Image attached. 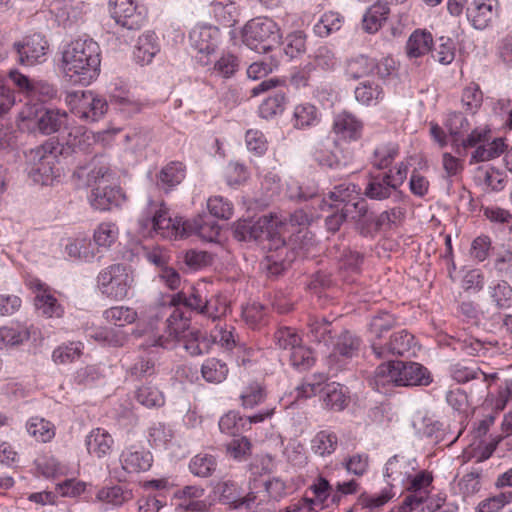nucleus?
Instances as JSON below:
<instances>
[{"instance_id": "31", "label": "nucleus", "mask_w": 512, "mask_h": 512, "mask_svg": "<svg viewBox=\"0 0 512 512\" xmlns=\"http://www.w3.org/2000/svg\"><path fill=\"white\" fill-rule=\"evenodd\" d=\"M158 52L159 44L155 33L148 31L139 36L134 49V57L138 63L149 64Z\"/></svg>"}, {"instance_id": "1", "label": "nucleus", "mask_w": 512, "mask_h": 512, "mask_svg": "<svg viewBox=\"0 0 512 512\" xmlns=\"http://www.w3.org/2000/svg\"><path fill=\"white\" fill-rule=\"evenodd\" d=\"M101 50L92 39L71 42L62 55L65 77L73 84L89 85L100 74Z\"/></svg>"}, {"instance_id": "2", "label": "nucleus", "mask_w": 512, "mask_h": 512, "mask_svg": "<svg viewBox=\"0 0 512 512\" xmlns=\"http://www.w3.org/2000/svg\"><path fill=\"white\" fill-rule=\"evenodd\" d=\"M187 221L181 218L172 219L168 209L162 201L149 200L144 208L139 225L144 236L153 233L167 239H177L187 236Z\"/></svg>"}, {"instance_id": "50", "label": "nucleus", "mask_w": 512, "mask_h": 512, "mask_svg": "<svg viewBox=\"0 0 512 512\" xmlns=\"http://www.w3.org/2000/svg\"><path fill=\"white\" fill-rule=\"evenodd\" d=\"M451 376L458 383H466L471 380L484 382L487 379L486 373L475 366H467L463 363H456L450 368Z\"/></svg>"}, {"instance_id": "63", "label": "nucleus", "mask_w": 512, "mask_h": 512, "mask_svg": "<svg viewBox=\"0 0 512 512\" xmlns=\"http://www.w3.org/2000/svg\"><path fill=\"white\" fill-rule=\"evenodd\" d=\"M446 127L452 140L461 139L469 131L470 124L467 118L460 112H453L449 115Z\"/></svg>"}, {"instance_id": "59", "label": "nucleus", "mask_w": 512, "mask_h": 512, "mask_svg": "<svg viewBox=\"0 0 512 512\" xmlns=\"http://www.w3.org/2000/svg\"><path fill=\"white\" fill-rule=\"evenodd\" d=\"M148 437L152 446L162 448L173 439L174 433L169 426L158 422L149 428Z\"/></svg>"}, {"instance_id": "51", "label": "nucleus", "mask_w": 512, "mask_h": 512, "mask_svg": "<svg viewBox=\"0 0 512 512\" xmlns=\"http://www.w3.org/2000/svg\"><path fill=\"white\" fill-rule=\"evenodd\" d=\"M216 466L215 457L206 453L197 454L189 463L191 473L198 477H209L215 471Z\"/></svg>"}, {"instance_id": "24", "label": "nucleus", "mask_w": 512, "mask_h": 512, "mask_svg": "<svg viewBox=\"0 0 512 512\" xmlns=\"http://www.w3.org/2000/svg\"><path fill=\"white\" fill-rule=\"evenodd\" d=\"M216 491L219 493L221 500L226 503L234 504L235 507L246 506L251 507V503L255 501L253 493L243 497L238 484L233 480H222L216 486Z\"/></svg>"}, {"instance_id": "18", "label": "nucleus", "mask_w": 512, "mask_h": 512, "mask_svg": "<svg viewBox=\"0 0 512 512\" xmlns=\"http://www.w3.org/2000/svg\"><path fill=\"white\" fill-rule=\"evenodd\" d=\"M37 334L40 332L33 325L11 322L0 327V348L19 346Z\"/></svg>"}, {"instance_id": "32", "label": "nucleus", "mask_w": 512, "mask_h": 512, "mask_svg": "<svg viewBox=\"0 0 512 512\" xmlns=\"http://www.w3.org/2000/svg\"><path fill=\"white\" fill-rule=\"evenodd\" d=\"M321 392L323 393V403L327 409L341 411L349 403L347 392L344 386L339 383L333 382L326 384Z\"/></svg>"}, {"instance_id": "17", "label": "nucleus", "mask_w": 512, "mask_h": 512, "mask_svg": "<svg viewBox=\"0 0 512 512\" xmlns=\"http://www.w3.org/2000/svg\"><path fill=\"white\" fill-rule=\"evenodd\" d=\"M30 287L35 293V306L43 315L52 317H62L64 309L54 296L52 290L39 280L30 282Z\"/></svg>"}, {"instance_id": "42", "label": "nucleus", "mask_w": 512, "mask_h": 512, "mask_svg": "<svg viewBox=\"0 0 512 512\" xmlns=\"http://www.w3.org/2000/svg\"><path fill=\"white\" fill-rule=\"evenodd\" d=\"M399 155V146L393 142L379 144L371 159L372 165L377 169L388 168Z\"/></svg>"}, {"instance_id": "12", "label": "nucleus", "mask_w": 512, "mask_h": 512, "mask_svg": "<svg viewBox=\"0 0 512 512\" xmlns=\"http://www.w3.org/2000/svg\"><path fill=\"white\" fill-rule=\"evenodd\" d=\"M416 346L414 336L407 330H400L390 335L388 340L371 341V348L379 359L389 356H404Z\"/></svg>"}, {"instance_id": "64", "label": "nucleus", "mask_w": 512, "mask_h": 512, "mask_svg": "<svg viewBox=\"0 0 512 512\" xmlns=\"http://www.w3.org/2000/svg\"><path fill=\"white\" fill-rule=\"evenodd\" d=\"M266 308L257 302L248 303L242 307V318L251 328H256L265 319Z\"/></svg>"}, {"instance_id": "15", "label": "nucleus", "mask_w": 512, "mask_h": 512, "mask_svg": "<svg viewBox=\"0 0 512 512\" xmlns=\"http://www.w3.org/2000/svg\"><path fill=\"white\" fill-rule=\"evenodd\" d=\"M500 14L498 0H474L466 8V16L477 30L489 27Z\"/></svg>"}, {"instance_id": "47", "label": "nucleus", "mask_w": 512, "mask_h": 512, "mask_svg": "<svg viewBox=\"0 0 512 512\" xmlns=\"http://www.w3.org/2000/svg\"><path fill=\"white\" fill-rule=\"evenodd\" d=\"M374 70L375 61L363 55L351 58L346 65V74L355 80L368 76Z\"/></svg>"}, {"instance_id": "13", "label": "nucleus", "mask_w": 512, "mask_h": 512, "mask_svg": "<svg viewBox=\"0 0 512 512\" xmlns=\"http://www.w3.org/2000/svg\"><path fill=\"white\" fill-rule=\"evenodd\" d=\"M432 481L433 475L429 471L412 472L411 476L403 484L409 494L401 505L402 509L411 512L420 506L428 498Z\"/></svg>"}, {"instance_id": "55", "label": "nucleus", "mask_w": 512, "mask_h": 512, "mask_svg": "<svg viewBox=\"0 0 512 512\" xmlns=\"http://www.w3.org/2000/svg\"><path fill=\"white\" fill-rule=\"evenodd\" d=\"M274 342L280 349L291 351L302 343V338L296 329L284 326L274 333Z\"/></svg>"}, {"instance_id": "52", "label": "nucleus", "mask_w": 512, "mask_h": 512, "mask_svg": "<svg viewBox=\"0 0 512 512\" xmlns=\"http://www.w3.org/2000/svg\"><path fill=\"white\" fill-rule=\"evenodd\" d=\"M119 229L115 223L103 222L94 231V242L99 247L109 248L118 239Z\"/></svg>"}, {"instance_id": "34", "label": "nucleus", "mask_w": 512, "mask_h": 512, "mask_svg": "<svg viewBox=\"0 0 512 512\" xmlns=\"http://www.w3.org/2000/svg\"><path fill=\"white\" fill-rule=\"evenodd\" d=\"M433 37L425 30H415L406 44V52L410 58H418L431 51Z\"/></svg>"}, {"instance_id": "43", "label": "nucleus", "mask_w": 512, "mask_h": 512, "mask_svg": "<svg viewBox=\"0 0 512 512\" xmlns=\"http://www.w3.org/2000/svg\"><path fill=\"white\" fill-rule=\"evenodd\" d=\"M266 398L265 386L257 381L249 383L240 394L241 406L245 409H253L263 404Z\"/></svg>"}, {"instance_id": "22", "label": "nucleus", "mask_w": 512, "mask_h": 512, "mask_svg": "<svg viewBox=\"0 0 512 512\" xmlns=\"http://www.w3.org/2000/svg\"><path fill=\"white\" fill-rule=\"evenodd\" d=\"M333 132L344 141H356L362 135L363 123L353 114L341 112L334 117Z\"/></svg>"}, {"instance_id": "56", "label": "nucleus", "mask_w": 512, "mask_h": 512, "mask_svg": "<svg viewBox=\"0 0 512 512\" xmlns=\"http://www.w3.org/2000/svg\"><path fill=\"white\" fill-rule=\"evenodd\" d=\"M205 490L199 486H185L182 490L178 491L177 495L184 498V505L186 509L192 511H201L205 508V503L199 499L203 497Z\"/></svg>"}, {"instance_id": "44", "label": "nucleus", "mask_w": 512, "mask_h": 512, "mask_svg": "<svg viewBox=\"0 0 512 512\" xmlns=\"http://www.w3.org/2000/svg\"><path fill=\"white\" fill-rule=\"evenodd\" d=\"M229 369L227 364L217 358H209L205 360L201 367L203 378L210 383H221L228 375Z\"/></svg>"}, {"instance_id": "21", "label": "nucleus", "mask_w": 512, "mask_h": 512, "mask_svg": "<svg viewBox=\"0 0 512 512\" xmlns=\"http://www.w3.org/2000/svg\"><path fill=\"white\" fill-rule=\"evenodd\" d=\"M152 461L150 452L135 445L125 448L120 455L122 468L128 473L147 471L150 469Z\"/></svg>"}, {"instance_id": "45", "label": "nucleus", "mask_w": 512, "mask_h": 512, "mask_svg": "<svg viewBox=\"0 0 512 512\" xmlns=\"http://www.w3.org/2000/svg\"><path fill=\"white\" fill-rule=\"evenodd\" d=\"M331 345H333L336 354L352 358L359 350L360 340L349 331L344 330L340 334H336V341H333Z\"/></svg>"}, {"instance_id": "41", "label": "nucleus", "mask_w": 512, "mask_h": 512, "mask_svg": "<svg viewBox=\"0 0 512 512\" xmlns=\"http://www.w3.org/2000/svg\"><path fill=\"white\" fill-rule=\"evenodd\" d=\"M338 446L336 433L329 430H321L311 440V449L314 454L326 457L335 452Z\"/></svg>"}, {"instance_id": "8", "label": "nucleus", "mask_w": 512, "mask_h": 512, "mask_svg": "<svg viewBox=\"0 0 512 512\" xmlns=\"http://www.w3.org/2000/svg\"><path fill=\"white\" fill-rule=\"evenodd\" d=\"M66 117L67 113L58 109H48L35 105L26 106L19 113V126L21 129L38 130L42 134L49 135L61 128Z\"/></svg>"}, {"instance_id": "49", "label": "nucleus", "mask_w": 512, "mask_h": 512, "mask_svg": "<svg viewBox=\"0 0 512 512\" xmlns=\"http://www.w3.org/2000/svg\"><path fill=\"white\" fill-rule=\"evenodd\" d=\"M212 9L216 19L224 26H232L236 22L238 9L234 2L230 0L214 1Z\"/></svg>"}, {"instance_id": "33", "label": "nucleus", "mask_w": 512, "mask_h": 512, "mask_svg": "<svg viewBox=\"0 0 512 512\" xmlns=\"http://www.w3.org/2000/svg\"><path fill=\"white\" fill-rule=\"evenodd\" d=\"M320 121L318 108L311 103H301L295 106L292 124L296 129H305L317 125Z\"/></svg>"}, {"instance_id": "5", "label": "nucleus", "mask_w": 512, "mask_h": 512, "mask_svg": "<svg viewBox=\"0 0 512 512\" xmlns=\"http://www.w3.org/2000/svg\"><path fill=\"white\" fill-rule=\"evenodd\" d=\"M288 223L276 214L263 215L256 221H239L236 224L234 235L240 241L259 240L267 238L276 242V245H284L285 239L282 232Z\"/></svg>"}, {"instance_id": "14", "label": "nucleus", "mask_w": 512, "mask_h": 512, "mask_svg": "<svg viewBox=\"0 0 512 512\" xmlns=\"http://www.w3.org/2000/svg\"><path fill=\"white\" fill-rule=\"evenodd\" d=\"M111 15L116 23L128 30L140 29L146 20V10L133 0H110Z\"/></svg>"}, {"instance_id": "25", "label": "nucleus", "mask_w": 512, "mask_h": 512, "mask_svg": "<svg viewBox=\"0 0 512 512\" xmlns=\"http://www.w3.org/2000/svg\"><path fill=\"white\" fill-rule=\"evenodd\" d=\"M74 174L79 178L86 175V183L89 186H103L111 182L114 178V173L111 171L109 165L99 160H94L92 166L89 168L81 167L77 169Z\"/></svg>"}, {"instance_id": "7", "label": "nucleus", "mask_w": 512, "mask_h": 512, "mask_svg": "<svg viewBox=\"0 0 512 512\" xmlns=\"http://www.w3.org/2000/svg\"><path fill=\"white\" fill-rule=\"evenodd\" d=\"M280 39L277 24L269 18H256L247 22L242 31V41L258 53L270 51Z\"/></svg>"}, {"instance_id": "9", "label": "nucleus", "mask_w": 512, "mask_h": 512, "mask_svg": "<svg viewBox=\"0 0 512 512\" xmlns=\"http://www.w3.org/2000/svg\"><path fill=\"white\" fill-rule=\"evenodd\" d=\"M187 325L183 312L178 308L171 309V313L166 320L169 335L181 340L186 351L192 356L206 353L209 348L206 338L199 331L185 332Z\"/></svg>"}, {"instance_id": "36", "label": "nucleus", "mask_w": 512, "mask_h": 512, "mask_svg": "<svg viewBox=\"0 0 512 512\" xmlns=\"http://www.w3.org/2000/svg\"><path fill=\"white\" fill-rule=\"evenodd\" d=\"M415 460H409L405 457L394 456L386 463V476L394 481H400L403 484L412 472H415Z\"/></svg>"}, {"instance_id": "19", "label": "nucleus", "mask_w": 512, "mask_h": 512, "mask_svg": "<svg viewBox=\"0 0 512 512\" xmlns=\"http://www.w3.org/2000/svg\"><path fill=\"white\" fill-rule=\"evenodd\" d=\"M125 200V195L121 188L112 185L96 186L93 188L90 203L98 210L106 211L113 207L120 206Z\"/></svg>"}, {"instance_id": "10", "label": "nucleus", "mask_w": 512, "mask_h": 512, "mask_svg": "<svg viewBox=\"0 0 512 512\" xmlns=\"http://www.w3.org/2000/svg\"><path fill=\"white\" fill-rule=\"evenodd\" d=\"M71 111L87 122L99 120L107 111V102L91 91L73 92L68 95Z\"/></svg>"}, {"instance_id": "54", "label": "nucleus", "mask_w": 512, "mask_h": 512, "mask_svg": "<svg viewBox=\"0 0 512 512\" xmlns=\"http://www.w3.org/2000/svg\"><path fill=\"white\" fill-rule=\"evenodd\" d=\"M96 497L101 502L120 506L132 498V493L117 485L99 490Z\"/></svg>"}, {"instance_id": "28", "label": "nucleus", "mask_w": 512, "mask_h": 512, "mask_svg": "<svg viewBox=\"0 0 512 512\" xmlns=\"http://www.w3.org/2000/svg\"><path fill=\"white\" fill-rule=\"evenodd\" d=\"M185 176V165L182 162L172 161L159 172L157 185L165 192H169L173 187L179 185Z\"/></svg>"}, {"instance_id": "40", "label": "nucleus", "mask_w": 512, "mask_h": 512, "mask_svg": "<svg viewBox=\"0 0 512 512\" xmlns=\"http://www.w3.org/2000/svg\"><path fill=\"white\" fill-rule=\"evenodd\" d=\"M26 429L30 436L41 443L50 442L55 436L54 424L38 416L27 421Z\"/></svg>"}, {"instance_id": "11", "label": "nucleus", "mask_w": 512, "mask_h": 512, "mask_svg": "<svg viewBox=\"0 0 512 512\" xmlns=\"http://www.w3.org/2000/svg\"><path fill=\"white\" fill-rule=\"evenodd\" d=\"M219 35L216 27L207 25H198L191 30L189 39L197 51L196 59L200 65L207 66L211 63L210 56L218 47Z\"/></svg>"}, {"instance_id": "4", "label": "nucleus", "mask_w": 512, "mask_h": 512, "mask_svg": "<svg viewBox=\"0 0 512 512\" xmlns=\"http://www.w3.org/2000/svg\"><path fill=\"white\" fill-rule=\"evenodd\" d=\"M180 304L197 311L213 321L225 316L229 309V301L226 296L215 294L207 298L203 296L199 288H193L189 295L180 292L171 296L169 307L165 308L171 310Z\"/></svg>"}, {"instance_id": "37", "label": "nucleus", "mask_w": 512, "mask_h": 512, "mask_svg": "<svg viewBox=\"0 0 512 512\" xmlns=\"http://www.w3.org/2000/svg\"><path fill=\"white\" fill-rule=\"evenodd\" d=\"M389 12L387 4L378 2L372 5L363 16V29L370 34L377 32L387 20Z\"/></svg>"}, {"instance_id": "62", "label": "nucleus", "mask_w": 512, "mask_h": 512, "mask_svg": "<svg viewBox=\"0 0 512 512\" xmlns=\"http://www.w3.org/2000/svg\"><path fill=\"white\" fill-rule=\"evenodd\" d=\"M360 195V189L353 183H341L329 192V199L335 202L351 203Z\"/></svg>"}, {"instance_id": "23", "label": "nucleus", "mask_w": 512, "mask_h": 512, "mask_svg": "<svg viewBox=\"0 0 512 512\" xmlns=\"http://www.w3.org/2000/svg\"><path fill=\"white\" fill-rule=\"evenodd\" d=\"M400 191L390 180L389 174L371 175L364 189V195L372 200L382 201L398 194Z\"/></svg>"}, {"instance_id": "20", "label": "nucleus", "mask_w": 512, "mask_h": 512, "mask_svg": "<svg viewBox=\"0 0 512 512\" xmlns=\"http://www.w3.org/2000/svg\"><path fill=\"white\" fill-rule=\"evenodd\" d=\"M398 362V386H426L431 382L429 372L416 362Z\"/></svg>"}, {"instance_id": "3", "label": "nucleus", "mask_w": 512, "mask_h": 512, "mask_svg": "<svg viewBox=\"0 0 512 512\" xmlns=\"http://www.w3.org/2000/svg\"><path fill=\"white\" fill-rule=\"evenodd\" d=\"M61 152L62 149L59 143L54 139H49L29 151L27 154V161L30 166L29 174L34 182L48 185L59 176L57 163Z\"/></svg>"}, {"instance_id": "35", "label": "nucleus", "mask_w": 512, "mask_h": 512, "mask_svg": "<svg viewBox=\"0 0 512 512\" xmlns=\"http://www.w3.org/2000/svg\"><path fill=\"white\" fill-rule=\"evenodd\" d=\"M308 327V335L312 340L317 343H323L327 347L333 343V339L337 334L332 323L325 319L311 318L309 320Z\"/></svg>"}, {"instance_id": "29", "label": "nucleus", "mask_w": 512, "mask_h": 512, "mask_svg": "<svg viewBox=\"0 0 512 512\" xmlns=\"http://www.w3.org/2000/svg\"><path fill=\"white\" fill-rule=\"evenodd\" d=\"M398 362L388 361L379 365L370 379V385L377 391L382 392L391 385L398 386Z\"/></svg>"}, {"instance_id": "61", "label": "nucleus", "mask_w": 512, "mask_h": 512, "mask_svg": "<svg viewBox=\"0 0 512 512\" xmlns=\"http://www.w3.org/2000/svg\"><path fill=\"white\" fill-rule=\"evenodd\" d=\"M137 401L147 407H160L164 404L163 394L155 387L142 386L136 392Z\"/></svg>"}, {"instance_id": "30", "label": "nucleus", "mask_w": 512, "mask_h": 512, "mask_svg": "<svg viewBox=\"0 0 512 512\" xmlns=\"http://www.w3.org/2000/svg\"><path fill=\"white\" fill-rule=\"evenodd\" d=\"M187 236L191 234L198 235L204 241H214L220 233L219 225L205 216H197L186 223Z\"/></svg>"}, {"instance_id": "26", "label": "nucleus", "mask_w": 512, "mask_h": 512, "mask_svg": "<svg viewBox=\"0 0 512 512\" xmlns=\"http://www.w3.org/2000/svg\"><path fill=\"white\" fill-rule=\"evenodd\" d=\"M114 440L104 429H93L86 438V446L90 455L103 458L112 451Z\"/></svg>"}, {"instance_id": "27", "label": "nucleus", "mask_w": 512, "mask_h": 512, "mask_svg": "<svg viewBox=\"0 0 512 512\" xmlns=\"http://www.w3.org/2000/svg\"><path fill=\"white\" fill-rule=\"evenodd\" d=\"M491 139V130L486 127H477L467 136L451 141V145L458 156H466L467 149L477 148Z\"/></svg>"}, {"instance_id": "6", "label": "nucleus", "mask_w": 512, "mask_h": 512, "mask_svg": "<svg viewBox=\"0 0 512 512\" xmlns=\"http://www.w3.org/2000/svg\"><path fill=\"white\" fill-rule=\"evenodd\" d=\"M132 269L121 263L112 264L102 269L97 276L100 292L112 300H123L134 286Z\"/></svg>"}, {"instance_id": "38", "label": "nucleus", "mask_w": 512, "mask_h": 512, "mask_svg": "<svg viewBox=\"0 0 512 512\" xmlns=\"http://www.w3.org/2000/svg\"><path fill=\"white\" fill-rule=\"evenodd\" d=\"M89 336L102 345L122 347L127 342V334L118 327H100L94 329Z\"/></svg>"}, {"instance_id": "53", "label": "nucleus", "mask_w": 512, "mask_h": 512, "mask_svg": "<svg viewBox=\"0 0 512 512\" xmlns=\"http://www.w3.org/2000/svg\"><path fill=\"white\" fill-rule=\"evenodd\" d=\"M83 344L81 342H70L58 346L52 354V359L56 364L71 363L82 355Z\"/></svg>"}, {"instance_id": "57", "label": "nucleus", "mask_w": 512, "mask_h": 512, "mask_svg": "<svg viewBox=\"0 0 512 512\" xmlns=\"http://www.w3.org/2000/svg\"><path fill=\"white\" fill-rule=\"evenodd\" d=\"M156 357L151 353L139 356L135 363L129 368V373L138 379L149 377L156 372Z\"/></svg>"}, {"instance_id": "16", "label": "nucleus", "mask_w": 512, "mask_h": 512, "mask_svg": "<svg viewBox=\"0 0 512 512\" xmlns=\"http://www.w3.org/2000/svg\"><path fill=\"white\" fill-rule=\"evenodd\" d=\"M13 48L18 55V61L22 65H33L46 54L47 42L40 34H33L23 40L15 42Z\"/></svg>"}, {"instance_id": "48", "label": "nucleus", "mask_w": 512, "mask_h": 512, "mask_svg": "<svg viewBox=\"0 0 512 512\" xmlns=\"http://www.w3.org/2000/svg\"><path fill=\"white\" fill-rule=\"evenodd\" d=\"M103 315L108 322L118 328L131 324L137 319V312L133 308L125 306L111 307L105 310Z\"/></svg>"}, {"instance_id": "58", "label": "nucleus", "mask_w": 512, "mask_h": 512, "mask_svg": "<svg viewBox=\"0 0 512 512\" xmlns=\"http://www.w3.org/2000/svg\"><path fill=\"white\" fill-rule=\"evenodd\" d=\"M66 250L70 257L84 261H90L95 256L94 247L87 238L74 239L66 246Z\"/></svg>"}, {"instance_id": "46", "label": "nucleus", "mask_w": 512, "mask_h": 512, "mask_svg": "<svg viewBox=\"0 0 512 512\" xmlns=\"http://www.w3.org/2000/svg\"><path fill=\"white\" fill-rule=\"evenodd\" d=\"M384 97V92L378 84L363 82L355 89V98L363 105H375Z\"/></svg>"}, {"instance_id": "39", "label": "nucleus", "mask_w": 512, "mask_h": 512, "mask_svg": "<svg viewBox=\"0 0 512 512\" xmlns=\"http://www.w3.org/2000/svg\"><path fill=\"white\" fill-rule=\"evenodd\" d=\"M505 142L502 138H495L478 146L471 154L470 164L489 161L499 157L505 150Z\"/></svg>"}, {"instance_id": "60", "label": "nucleus", "mask_w": 512, "mask_h": 512, "mask_svg": "<svg viewBox=\"0 0 512 512\" xmlns=\"http://www.w3.org/2000/svg\"><path fill=\"white\" fill-rule=\"evenodd\" d=\"M396 324L393 315L381 312L375 315L370 322V331L374 335L373 340L384 339L383 333L389 331Z\"/></svg>"}]
</instances>
